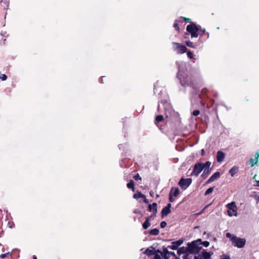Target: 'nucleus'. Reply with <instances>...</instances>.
<instances>
[{"mask_svg": "<svg viewBox=\"0 0 259 259\" xmlns=\"http://www.w3.org/2000/svg\"><path fill=\"white\" fill-rule=\"evenodd\" d=\"M179 79L182 86L194 88L195 79L192 75L186 73L181 74L179 76Z\"/></svg>", "mask_w": 259, "mask_h": 259, "instance_id": "1", "label": "nucleus"}, {"mask_svg": "<svg viewBox=\"0 0 259 259\" xmlns=\"http://www.w3.org/2000/svg\"><path fill=\"white\" fill-rule=\"evenodd\" d=\"M200 27L199 25L197 26L194 23H191L187 26L186 30L191 34V37H197L199 34Z\"/></svg>", "mask_w": 259, "mask_h": 259, "instance_id": "2", "label": "nucleus"}, {"mask_svg": "<svg viewBox=\"0 0 259 259\" xmlns=\"http://www.w3.org/2000/svg\"><path fill=\"white\" fill-rule=\"evenodd\" d=\"M200 241L201 239H199L197 241H193L191 243H188L187 249H188L189 254H197L199 252L201 247L198 246L197 242Z\"/></svg>", "mask_w": 259, "mask_h": 259, "instance_id": "3", "label": "nucleus"}, {"mask_svg": "<svg viewBox=\"0 0 259 259\" xmlns=\"http://www.w3.org/2000/svg\"><path fill=\"white\" fill-rule=\"evenodd\" d=\"M231 241L234 246L240 248L243 247L246 243L245 239L240 238L235 235H233L232 238H231Z\"/></svg>", "mask_w": 259, "mask_h": 259, "instance_id": "4", "label": "nucleus"}, {"mask_svg": "<svg viewBox=\"0 0 259 259\" xmlns=\"http://www.w3.org/2000/svg\"><path fill=\"white\" fill-rule=\"evenodd\" d=\"M172 45L174 51L178 54H182L187 52V47L180 43L173 42Z\"/></svg>", "mask_w": 259, "mask_h": 259, "instance_id": "5", "label": "nucleus"}, {"mask_svg": "<svg viewBox=\"0 0 259 259\" xmlns=\"http://www.w3.org/2000/svg\"><path fill=\"white\" fill-rule=\"evenodd\" d=\"M226 206L228 209V214L229 216H237V206L234 201H232L231 203H228V204H227Z\"/></svg>", "mask_w": 259, "mask_h": 259, "instance_id": "6", "label": "nucleus"}, {"mask_svg": "<svg viewBox=\"0 0 259 259\" xmlns=\"http://www.w3.org/2000/svg\"><path fill=\"white\" fill-rule=\"evenodd\" d=\"M192 180L191 178L185 179L182 178L179 182V185L183 190L186 189L192 183Z\"/></svg>", "mask_w": 259, "mask_h": 259, "instance_id": "7", "label": "nucleus"}, {"mask_svg": "<svg viewBox=\"0 0 259 259\" xmlns=\"http://www.w3.org/2000/svg\"><path fill=\"white\" fill-rule=\"evenodd\" d=\"M203 169V167L202 166L201 163H196L194 166V168L191 174V176L197 177Z\"/></svg>", "mask_w": 259, "mask_h": 259, "instance_id": "8", "label": "nucleus"}, {"mask_svg": "<svg viewBox=\"0 0 259 259\" xmlns=\"http://www.w3.org/2000/svg\"><path fill=\"white\" fill-rule=\"evenodd\" d=\"M208 91L206 88L202 89L201 93L199 95V98L201 100L200 104H201L202 107L205 106V103L203 100L207 99V93Z\"/></svg>", "mask_w": 259, "mask_h": 259, "instance_id": "9", "label": "nucleus"}, {"mask_svg": "<svg viewBox=\"0 0 259 259\" xmlns=\"http://www.w3.org/2000/svg\"><path fill=\"white\" fill-rule=\"evenodd\" d=\"M183 239H179L176 241H174L171 243V245H168L167 248L172 250H176L178 249L179 247L183 243Z\"/></svg>", "mask_w": 259, "mask_h": 259, "instance_id": "10", "label": "nucleus"}, {"mask_svg": "<svg viewBox=\"0 0 259 259\" xmlns=\"http://www.w3.org/2000/svg\"><path fill=\"white\" fill-rule=\"evenodd\" d=\"M171 205L170 203H168L166 206L163 208L161 211L162 217L168 215L170 212V207Z\"/></svg>", "mask_w": 259, "mask_h": 259, "instance_id": "11", "label": "nucleus"}, {"mask_svg": "<svg viewBox=\"0 0 259 259\" xmlns=\"http://www.w3.org/2000/svg\"><path fill=\"white\" fill-rule=\"evenodd\" d=\"M220 177V172L217 171L214 172L207 180L206 182V183H210L213 181H214L215 180L219 178Z\"/></svg>", "mask_w": 259, "mask_h": 259, "instance_id": "12", "label": "nucleus"}, {"mask_svg": "<svg viewBox=\"0 0 259 259\" xmlns=\"http://www.w3.org/2000/svg\"><path fill=\"white\" fill-rule=\"evenodd\" d=\"M225 154L221 151H219L217 154V160L218 162H221L224 161Z\"/></svg>", "mask_w": 259, "mask_h": 259, "instance_id": "13", "label": "nucleus"}, {"mask_svg": "<svg viewBox=\"0 0 259 259\" xmlns=\"http://www.w3.org/2000/svg\"><path fill=\"white\" fill-rule=\"evenodd\" d=\"M149 210L153 212L154 215H155L157 210V204L156 203H153L152 204H149L148 206Z\"/></svg>", "mask_w": 259, "mask_h": 259, "instance_id": "14", "label": "nucleus"}, {"mask_svg": "<svg viewBox=\"0 0 259 259\" xmlns=\"http://www.w3.org/2000/svg\"><path fill=\"white\" fill-rule=\"evenodd\" d=\"M144 254L148 256L154 255L155 254V248L152 246H150L146 249V250L144 251Z\"/></svg>", "mask_w": 259, "mask_h": 259, "instance_id": "15", "label": "nucleus"}, {"mask_svg": "<svg viewBox=\"0 0 259 259\" xmlns=\"http://www.w3.org/2000/svg\"><path fill=\"white\" fill-rule=\"evenodd\" d=\"M255 161L253 158H251L249 160L250 164L251 167L253 166L255 164H256L258 161V157H259V151L257 152L255 155Z\"/></svg>", "mask_w": 259, "mask_h": 259, "instance_id": "16", "label": "nucleus"}, {"mask_svg": "<svg viewBox=\"0 0 259 259\" xmlns=\"http://www.w3.org/2000/svg\"><path fill=\"white\" fill-rule=\"evenodd\" d=\"M177 253H178V255H180L182 254H188L189 255V253L188 249H187V247H186L184 246H183V247H181L178 248Z\"/></svg>", "mask_w": 259, "mask_h": 259, "instance_id": "17", "label": "nucleus"}, {"mask_svg": "<svg viewBox=\"0 0 259 259\" xmlns=\"http://www.w3.org/2000/svg\"><path fill=\"white\" fill-rule=\"evenodd\" d=\"M152 217V215L147 217L145 222L143 224L142 226L144 229H147L150 226L151 224L150 223V220Z\"/></svg>", "mask_w": 259, "mask_h": 259, "instance_id": "18", "label": "nucleus"}, {"mask_svg": "<svg viewBox=\"0 0 259 259\" xmlns=\"http://www.w3.org/2000/svg\"><path fill=\"white\" fill-rule=\"evenodd\" d=\"M199 33L201 37H204L205 39H207L209 37V33L206 32L205 29L204 28L201 29L200 28Z\"/></svg>", "mask_w": 259, "mask_h": 259, "instance_id": "19", "label": "nucleus"}, {"mask_svg": "<svg viewBox=\"0 0 259 259\" xmlns=\"http://www.w3.org/2000/svg\"><path fill=\"white\" fill-rule=\"evenodd\" d=\"M179 193V189L178 188L172 187L169 194H171L173 196L176 197Z\"/></svg>", "mask_w": 259, "mask_h": 259, "instance_id": "20", "label": "nucleus"}, {"mask_svg": "<svg viewBox=\"0 0 259 259\" xmlns=\"http://www.w3.org/2000/svg\"><path fill=\"white\" fill-rule=\"evenodd\" d=\"M201 254L204 259H211V254L210 252L204 250L202 252Z\"/></svg>", "mask_w": 259, "mask_h": 259, "instance_id": "21", "label": "nucleus"}, {"mask_svg": "<svg viewBox=\"0 0 259 259\" xmlns=\"http://www.w3.org/2000/svg\"><path fill=\"white\" fill-rule=\"evenodd\" d=\"M159 233V230L157 228L151 229L149 231V234L151 235H157Z\"/></svg>", "mask_w": 259, "mask_h": 259, "instance_id": "22", "label": "nucleus"}, {"mask_svg": "<svg viewBox=\"0 0 259 259\" xmlns=\"http://www.w3.org/2000/svg\"><path fill=\"white\" fill-rule=\"evenodd\" d=\"M167 247H163L162 251V256H167L169 255L170 251L167 249Z\"/></svg>", "mask_w": 259, "mask_h": 259, "instance_id": "23", "label": "nucleus"}, {"mask_svg": "<svg viewBox=\"0 0 259 259\" xmlns=\"http://www.w3.org/2000/svg\"><path fill=\"white\" fill-rule=\"evenodd\" d=\"M133 197L135 199H138L139 198H145V196L144 194L141 192H138L134 194Z\"/></svg>", "mask_w": 259, "mask_h": 259, "instance_id": "24", "label": "nucleus"}, {"mask_svg": "<svg viewBox=\"0 0 259 259\" xmlns=\"http://www.w3.org/2000/svg\"><path fill=\"white\" fill-rule=\"evenodd\" d=\"M164 119L163 116L162 115H158L156 116L155 118V123L156 124L157 122L162 121Z\"/></svg>", "mask_w": 259, "mask_h": 259, "instance_id": "25", "label": "nucleus"}, {"mask_svg": "<svg viewBox=\"0 0 259 259\" xmlns=\"http://www.w3.org/2000/svg\"><path fill=\"white\" fill-rule=\"evenodd\" d=\"M202 166L203 167V169L206 168V169H208L211 165V162L209 161H206L205 163H201Z\"/></svg>", "mask_w": 259, "mask_h": 259, "instance_id": "26", "label": "nucleus"}, {"mask_svg": "<svg viewBox=\"0 0 259 259\" xmlns=\"http://www.w3.org/2000/svg\"><path fill=\"white\" fill-rule=\"evenodd\" d=\"M237 167L234 166L230 169L229 173L233 177L237 172Z\"/></svg>", "mask_w": 259, "mask_h": 259, "instance_id": "27", "label": "nucleus"}, {"mask_svg": "<svg viewBox=\"0 0 259 259\" xmlns=\"http://www.w3.org/2000/svg\"><path fill=\"white\" fill-rule=\"evenodd\" d=\"M174 27L175 28V29L178 31L180 32V28L179 26L178 21V20H176L174 24Z\"/></svg>", "mask_w": 259, "mask_h": 259, "instance_id": "28", "label": "nucleus"}, {"mask_svg": "<svg viewBox=\"0 0 259 259\" xmlns=\"http://www.w3.org/2000/svg\"><path fill=\"white\" fill-rule=\"evenodd\" d=\"M186 45L190 47V48H195V46L193 44V42H192V41H186V42H185Z\"/></svg>", "mask_w": 259, "mask_h": 259, "instance_id": "29", "label": "nucleus"}, {"mask_svg": "<svg viewBox=\"0 0 259 259\" xmlns=\"http://www.w3.org/2000/svg\"><path fill=\"white\" fill-rule=\"evenodd\" d=\"M213 190V187H210L209 188H208L206 191H205V193H204V195L205 196L209 194L210 193H211Z\"/></svg>", "mask_w": 259, "mask_h": 259, "instance_id": "30", "label": "nucleus"}, {"mask_svg": "<svg viewBox=\"0 0 259 259\" xmlns=\"http://www.w3.org/2000/svg\"><path fill=\"white\" fill-rule=\"evenodd\" d=\"M209 170L208 169H206V168H205L202 174L201 175V177L204 178L205 177V176L209 174Z\"/></svg>", "mask_w": 259, "mask_h": 259, "instance_id": "31", "label": "nucleus"}, {"mask_svg": "<svg viewBox=\"0 0 259 259\" xmlns=\"http://www.w3.org/2000/svg\"><path fill=\"white\" fill-rule=\"evenodd\" d=\"M187 56L190 59H192L194 57V54L191 51H187Z\"/></svg>", "mask_w": 259, "mask_h": 259, "instance_id": "32", "label": "nucleus"}, {"mask_svg": "<svg viewBox=\"0 0 259 259\" xmlns=\"http://www.w3.org/2000/svg\"><path fill=\"white\" fill-rule=\"evenodd\" d=\"M134 178L135 180L136 181H138V180H140L141 181L142 180V178L140 176L139 174H137L135 176H134Z\"/></svg>", "mask_w": 259, "mask_h": 259, "instance_id": "33", "label": "nucleus"}, {"mask_svg": "<svg viewBox=\"0 0 259 259\" xmlns=\"http://www.w3.org/2000/svg\"><path fill=\"white\" fill-rule=\"evenodd\" d=\"M192 114L193 116H197L200 114V111L199 110H195L193 111Z\"/></svg>", "mask_w": 259, "mask_h": 259, "instance_id": "34", "label": "nucleus"}, {"mask_svg": "<svg viewBox=\"0 0 259 259\" xmlns=\"http://www.w3.org/2000/svg\"><path fill=\"white\" fill-rule=\"evenodd\" d=\"M134 186H135L134 182L133 180H131V189H132L133 191H135Z\"/></svg>", "mask_w": 259, "mask_h": 259, "instance_id": "35", "label": "nucleus"}, {"mask_svg": "<svg viewBox=\"0 0 259 259\" xmlns=\"http://www.w3.org/2000/svg\"><path fill=\"white\" fill-rule=\"evenodd\" d=\"M166 225H167V223H166V222L162 221L160 223V227L162 228H165L166 227Z\"/></svg>", "mask_w": 259, "mask_h": 259, "instance_id": "36", "label": "nucleus"}, {"mask_svg": "<svg viewBox=\"0 0 259 259\" xmlns=\"http://www.w3.org/2000/svg\"><path fill=\"white\" fill-rule=\"evenodd\" d=\"M202 244L205 246V247H208L209 245V242L207 241H205L202 242Z\"/></svg>", "mask_w": 259, "mask_h": 259, "instance_id": "37", "label": "nucleus"}, {"mask_svg": "<svg viewBox=\"0 0 259 259\" xmlns=\"http://www.w3.org/2000/svg\"><path fill=\"white\" fill-rule=\"evenodd\" d=\"M9 254H10V252H8L7 253H4V254H2L0 255V257L1 258H5L6 257H7Z\"/></svg>", "mask_w": 259, "mask_h": 259, "instance_id": "38", "label": "nucleus"}, {"mask_svg": "<svg viewBox=\"0 0 259 259\" xmlns=\"http://www.w3.org/2000/svg\"><path fill=\"white\" fill-rule=\"evenodd\" d=\"M172 196H173L171 195V194H170L169 193V200L171 202H172L174 201V199L173 198Z\"/></svg>", "mask_w": 259, "mask_h": 259, "instance_id": "39", "label": "nucleus"}, {"mask_svg": "<svg viewBox=\"0 0 259 259\" xmlns=\"http://www.w3.org/2000/svg\"><path fill=\"white\" fill-rule=\"evenodd\" d=\"M181 18H183L184 22H190L191 21V19L190 18H186V17H181Z\"/></svg>", "mask_w": 259, "mask_h": 259, "instance_id": "40", "label": "nucleus"}, {"mask_svg": "<svg viewBox=\"0 0 259 259\" xmlns=\"http://www.w3.org/2000/svg\"><path fill=\"white\" fill-rule=\"evenodd\" d=\"M0 78L2 80H5L7 79V76L5 74H3L1 76H0Z\"/></svg>", "mask_w": 259, "mask_h": 259, "instance_id": "41", "label": "nucleus"}, {"mask_svg": "<svg viewBox=\"0 0 259 259\" xmlns=\"http://www.w3.org/2000/svg\"><path fill=\"white\" fill-rule=\"evenodd\" d=\"M154 259H161V256L158 254H154Z\"/></svg>", "mask_w": 259, "mask_h": 259, "instance_id": "42", "label": "nucleus"}, {"mask_svg": "<svg viewBox=\"0 0 259 259\" xmlns=\"http://www.w3.org/2000/svg\"><path fill=\"white\" fill-rule=\"evenodd\" d=\"M234 235H232L231 233H227L226 234V236L227 237V238H232V237H233Z\"/></svg>", "mask_w": 259, "mask_h": 259, "instance_id": "43", "label": "nucleus"}, {"mask_svg": "<svg viewBox=\"0 0 259 259\" xmlns=\"http://www.w3.org/2000/svg\"><path fill=\"white\" fill-rule=\"evenodd\" d=\"M183 259H190L189 255L188 254H184L183 256Z\"/></svg>", "mask_w": 259, "mask_h": 259, "instance_id": "44", "label": "nucleus"}, {"mask_svg": "<svg viewBox=\"0 0 259 259\" xmlns=\"http://www.w3.org/2000/svg\"><path fill=\"white\" fill-rule=\"evenodd\" d=\"M155 254H158V253H160L161 255H162V251H161L159 249H155Z\"/></svg>", "mask_w": 259, "mask_h": 259, "instance_id": "45", "label": "nucleus"}, {"mask_svg": "<svg viewBox=\"0 0 259 259\" xmlns=\"http://www.w3.org/2000/svg\"><path fill=\"white\" fill-rule=\"evenodd\" d=\"M169 254H171V255H172L174 257H176L177 256L176 254H175V253L174 252H170V251Z\"/></svg>", "mask_w": 259, "mask_h": 259, "instance_id": "46", "label": "nucleus"}, {"mask_svg": "<svg viewBox=\"0 0 259 259\" xmlns=\"http://www.w3.org/2000/svg\"><path fill=\"white\" fill-rule=\"evenodd\" d=\"M163 257V259H169V255H167V256H162Z\"/></svg>", "mask_w": 259, "mask_h": 259, "instance_id": "47", "label": "nucleus"}, {"mask_svg": "<svg viewBox=\"0 0 259 259\" xmlns=\"http://www.w3.org/2000/svg\"><path fill=\"white\" fill-rule=\"evenodd\" d=\"M194 259H202V258H199V257L198 256H194Z\"/></svg>", "mask_w": 259, "mask_h": 259, "instance_id": "48", "label": "nucleus"}, {"mask_svg": "<svg viewBox=\"0 0 259 259\" xmlns=\"http://www.w3.org/2000/svg\"><path fill=\"white\" fill-rule=\"evenodd\" d=\"M204 149H202L201 150V155H204Z\"/></svg>", "mask_w": 259, "mask_h": 259, "instance_id": "49", "label": "nucleus"}, {"mask_svg": "<svg viewBox=\"0 0 259 259\" xmlns=\"http://www.w3.org/2000/svg\"><path fill=\"white\" fill-rule=\"evenodd\" d=\"M126 186L128 188H130V182H128L127 183Z\"/></svg>", "mask_w": 259, "mask_h": 259, "instance_id": "50", "label": "nucleus"}, {"mask_svg": "<svg viewBox=\"0 0 259 259\" xmlns=\"http://www.w3.org/2000/svg\"><path fill=\"white\" fill-rule=\"evenodd\" d=\"M33 259H36V256L34 255V256H33Z\"/></svg>", "mask_w": 259, "mask_h": 259, "instance_id": "51", "label": "nucleus"}, {"mask_svg": "<svg viewBox=\"0 0 259 259\" xmlns=\"http://www.w3.org/2000/svg\"><path fill=\"white\" fill-rule=\"evenodd\" d=\"M12 227H13L12 225H11V226H10V228H12Z\"/></svg>", "mask_w": 259, "mask_h": 259, "instance_id": "52", "label": "nucleus"}]
</instances>
